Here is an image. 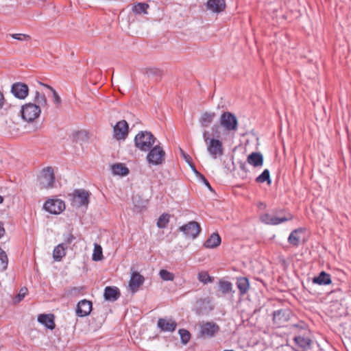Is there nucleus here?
<instances>
[{
  "mask_svg": "<svg viewBox=\"0 0 351 351\" xmlns=\"http://www.w3.org/2000/svg\"><path fill=\"white\" fill-rule=\"evenodd\" d=\"M221 243V237L217 233H213L205 241L204 245L206 248H215Z\"/></svg>",
  "mask_w": 351,
  "mask_h": 351,
  "instance_id": "nucleus-25",
  "label": "nucleus"
},
{
  "mask_svg": "<svg viewBox=\"0 0 351 351\" xmlns=\"http://www.w3.org/2000/svg\"><path fill=\"white\" fill-rule=\"evenodd\" d=\"M39 183L42 189L52 188L55 183L53 169L51 167L44 168L38 177Z\"/></svg>",
  "mask_w": 351,
  "mask_h": 351,
  "instance_id": "nucleus-4",
  "label": "nucleus"
},
{
  "mask_svg": "<svg viewBox=\"0 0 351 351\" xmlns=\"http://www.w3.org/2000/svg\"><path fill=\"white\" fill-rule=\"evenodd\" d=\"M8 256L6 253L0 248V271H3L8 267Z\"/></svg>",
  "mask_w": 351,
  "mask_h": 351,
  "instance_id": "nucleus-33",
  "label": "nucleus"
},
{
  "mask_svg": "<svg viewBox=\"0 0 351 351\" xmlns=\"http://www.w3.org/2000/svg\"><path fill=\"white\" fill-rule=\"evenodd\" d=\"M66 247L64 244L58 245L53 250V258L56 261H60L62 258L66 255L65 249Z\"/></svg>",
  "mask_w": 351,
  "mask_h": 351,
  "instance_id": "nucleus-27",
  "label": "nucleus"
},
{
  "mask_svg": "<svg viewBox=\"0 0 351 351\" xmlns=\"http://www.w3.org/2000/svg\"><path fill=\"white\" fill-rule=\"evenodd\" d=\"M103 258L102 248L101 247L95 243L94 251L93 254V260L95 261H101Z\"/></svg>",
  "mask_w": 351,
  "mask_h": 351,
  "instance_id": "nucleus-35",
  "label": "nucleus"
},
{
  "mask_svg": "<svg viewBox=\"0 0 351 351\" xmlns=\"http://www.w3.org/2000/svg\"><path fill=\"white\" fill-rule=\"evenodd\" d=\"M91 310L92 302L87 300H82L77 305L76 314L79 317H85L90 314Z\"/></svg>",
  "mask_w": 351,
  "mask_h": 351,
  "instance_id": "nucleus-16",
  "label": "nucleus"
},
{
  "mask_svg": "<svg viewBox=\"0 0 351 351\" xmlns=\"http://www.w3.org/2000/svg\"><path fill=\"white\" fill-rule=\"evenodd\" d=\"M112 171L114 175L119 176H126L129 173V169L122 163L112 165Z\"/></svg>",
  "mask_w": 351,
  "mask_h": 351,
  "instance_id": "nucleus-28",
  "label": "nucleus"
},
{
  "mask_svg": "<svg viewBox=\"0 0 351 351\" xmlns=\"http://www.w3.org/2000/svg\"><path fill=\"white\" fill-rule=\"evenodd\" d=\"M206 5L208 10L219 13L224 10L226 3L224 0H208Z\"/></svg>",
  "mask_w": 351,
  "mask_h": 351,
  "instance_id": "nucleus-18",
  "label": "nucleus"
},
{
  "mask_svg": "<svg viewBox=\"0 0 351 351\" xmlns=\"http://www.w3.org/2000/svg\"><path fill=\"white\" fill-rule=\"evenodd\" d=\"M220 126H221L220 124L219 125L215 124L211 128L214 136H215L217 138L220 137V132H219Z\"/></svg>",
  "mask_w": 351,
  "mask_h": 351,
  "instance_id": "nucleus-48",
  "label": "nucleus"
},
{
  "mask_svg": "<svg viewBox=\"0 0 351 351\" xmlns=\"http://www.w3.org/2000/svg\"><path fill=\"white\" fill-rule=\"evenodd\" d=\"M145 73L149 77H156L160 78L162 76V71L157 68H147L146 69Z\"/></svg>",
  "mask_w": 351,
  "mask_h": 351,
  "instance_id": "nucleus-36",
  "label": "nucleus"
},
{
  "mask_svg": "<svg viewBox=\"0 0 351 351\" xmlns=\"http://www.w3.org/2000/svg\"><path fill=\"white\" fill-rule=\"evenodd\" d=\"M128 129L125 120L119 121L113 127V136L117 141L125 140L128 135Z\"/></svg>",
  "mask_w": 351,
  "mask_h": 351,
  "instance_id": "nucleus-8",
  "label": "nucleus"
},
{
  "mask_svg": "<svg viewBox=\"0 0 351 351\" xmlns=\"http://www.w3.org/2000/svg\"><path fill=\"white\" fill-rule=\"evenodd\" d=\"M198 280L203 282L204 284H207L208 282H211L213 280V278L209 276L208 272L206 271H200L197 276Z\"/></svg>",
  "mask_w": 351,
  "mask_h": 351,
  "instance_id": "nucleus-38",
  "label": "nucleus"
},
{
  "mask_svg": "<svg viewBox=\"0 0 351 351\" xmlns=\"http://www.w3.org/2000/svg\"><path fill=\"white\" fill-rule=\"evenodd\" d=\"M160 277L164 280H173L174 274L166 269H161L159 272Z\"/></svg>",
  "mask_w": 351,
  "mask_h": 351,
  "instance_id": "nucleus-41",
  "label": "nucleus"
},
{
  "mask_svg": "<svg viewBox=\"0 0 351 351\" xmlns=\"http://www.w3.org/2000/svg\"><path fill=\"white\" fill-rule=\"evenodd\" d=\"M199 180L200 181H202L207 187L208 189L210 191H213V189L212 188V186H210V183L208 182V181L207 180V179L204 177V175L201 176V177L199 178Z\"/></svg>",
  "mask_w": 351,
  "mask_h": 351,
  "instance_id": "nucleus-49",
  "label": "nucleus"
},
{
  "mask_svg": "<svg viewBox=\"0 0 351 351\" xmlns=\"http://www.w3.org/2000/svg\"><path fill=\"white\" fill-rule=\"evenodd\" d=\"M240 168H241V169H242L243 171H245V172L247 171V169H246V165H245V163L241 162V163L240 164Z\"/></svg>",
  "mask_w": 351,
  "mask_h": 351,
  "instance_id": "nucleus-54",
  "label": "nucleus"
},
{
  "mask_svg": "<svg viewBox=\"0 0 351 351\" xmlns=\"http://www.w3.org/2000/svg\"><path fill=\"white\" fill-rule=\"evenodd\" d=\"M308 348H309V347H310V346H311V340H310V339H308Z\"/></svg>",
  "mask_w": 351,
  "mask_h": 351,
  "instance_id": "nucleus-57",
  "label": "nucleus"
},
{
  "mask_svg": "<svg viewBox=\"0 0 351 351\" xmlns=\"http://www.w3.org/2000/svg\"><path fill=\"white\" fill-rule=\"evenodd\" d=\"M314 284L319 285H327L331 283V278L330 274L325 271H322L318 276L314 277L312 279Z\"/></svg>",
  "mask_w": 351,
  "mask_h": 351,
  "instance_id": "nucleus-23",
  "label": "nucleus"
},
{
  "mask_svg": "<svg viewBox=\"0 0 351 351\" xmlns=\"http://www.w3.org/2000/svg\"><path fill=\"white\" fill-rule=\"evenodd\" d=\"M44 208L51 214H59L65 208V204L60 199H49L44 204Z\"/></svg>",
  "mask_w": 351,
  "mask_h": 351,
  "instance_id": "nucleus-10",
  "label": "nucleus"
},
{
  "mask_svg": "<svg viewBox=\"0 0 351 351\" xmlns=\"http://www.w3.org/2000/svg\"><path fill=\"white\" fill-rule=\"evenodd\" d=\"M190 166L191 167L193 172L195 173V174L196 175V176L199 178L201 177V176H202V173H200L199 171H197V170L195 169V166L191 163L190 164Z\"/></svg>",
  "mask_w": 351,
  "mask_h": 351,
  "instance_id": "nucleus-51",
  "label": "nucleus"
},
{
  "mask_svg": "<svg viewBox=\"0 0 351 351\" xmlns=\"http://www.w3.org/2000/svg\"><path fill=\"white\" fill-rule=\"evenodd\" d=\"M121 293L117 287H106L104 290V296L106 300L114 302L119 299Z\"/></svg>",
  "mask_w": 351,
  "mask_h": 351,
  "instance_id": "nucleus-19",
  "label": "nucleus"
},
{
  "mask_svg": "<svg viewBox=\"0 0 351 351\" xmlns=\"http://www.w3.org/2000/svg\"><path fill=\"white\" fill-rule=\"evenodd\" d=\"M75 239V237L73 234H69L64 237V241L62 244H64V245L67 247V246L70 245Z\"/></svg>",
  "mask_w": 351,
  "mask_h": 351,
  "instance_id": "nucleus-47",
  "label": "nucleus"
},
{
  "mask_svg": "<svg viewBox=\"0 0 351 351\" xmlns=\"http://www.w3.org/2000/svg\"><path fill=\"white\" fill-rule=\"evenodd\" d=\"M294 341L299 346L302 348H305L307 346V341L304 337H302L300 336L295 337Z\"/></svg>",
  "mask_w": 351,
  "mask_h": 351,
  "instance_id": "nucleus-46",
  "label": "nucleus"
},
{
  "mask_svg": "<svg viewBox=\"0 0 351 351\" xmlns=\"http://www.w3.org/2000/svg\"><path fill=\"white\" fill-rule=\"evenodd\" d=\"M8 256L6 253L0 248V271H3L8 267Z\"/></svg>",
  "mask_w": 351,
  "mask_h": 351,
  "instance_id": "nucleus-32",
  "label": "nucleus"
},
{
  "mask_svg": "<svg viewBox=\"0 0 351 351\" xmlns=\"http://www.w3.org/2000/svg\"><path fill=\"white\" fill-rule=\"evenodd\" d=\"M256 182L258 183L267 182V184H269L271 183L269 171L268 169H265L263 173L256 178Z\"/></svg>",
  "mask_w": 351,
  "mask_h": 351,
  "instance_id": "nucleus-31",
  "label": "nucleus"
},
{
  "mask_svg": "<svg viewBox=\"0 0 351 351\" xmlns=\"http://www.w3.org/2000/svg\"><path fill=\"white\" fill-rule=\"evenodd\" d=\"M157 326L162 331L173 332L177 327V323L171 319L159 318Z\"/></svg>",
  "mask_w": 351,
  "mask_h": 351,
  "instance_id": "nucleus-17",
  "label": "nucleus"
},
{
  "mask_svg": "<svg viewBox=\"0 0 351 351\" xmlns=\"http://www.w3.org/2000/svg\"><path fill=\"white\" fill-rule=\"evenodd\" d=\"M34 104L37 106H39V108H44L47 106V98L43 93H40L39 91L36 90L35 93L34 97Z\"/></svg>",
  "mask_w": 351,
  "mask_h": 351,
  "instance_id": "nucleus-30",
  "label": "nucleus"
},
{
  "mask_svg": "<svg viewBox=\"0 0 351 351\" xmlns=\"http://www.w3.org/2000/svg\"><path fill=\"white\" fill-rule=\"evenodd\" d=\"M203 138H204V140L206 144L208 143L210 141L211 138H210L209 136H208V131L205 130L203 132Z\"/></svg>",
  "mask_w": 351,
  "mask_h": 351,
  "instance_id": "nucleus-50",
  "label": "nucleus"
},
{
  "mask_svg": "<svg viewBox=\"0 0 351 351\" xmlns=\"http://www.w3.org/2000/svg\"><path fill=\"white\" fill-rule=\"evenodd\" d=\"M169 221V215L162 214L160 216L157 221V226L160 228H164L167 226Z\"/></svg>",
  "mask_w": 351,
  "mask_h": 351,
  "instance_id": "nucleus-37",
  "label": "nucleus"
},
{
  "mask_svg": "<svg viewBox=\"0 0 351 351\" xmlns=\"http://www.w3.org/2000/svg\"><path fill=\"white\" fill-rule=\"evenodd\" d=\"M84 289V287H71L68 291L67 293L71 296H77L81 294Z\"/></svg>",
  "mask_w": 351,
  "mask_h": 351,
  "instance_id": "nucleus-43",
  "label": "nucleus"
},
{
  "mask_svg": "<svg viewBox=\"0 0 351 351\" xmlns=\"http://www.w3.org/2000/svg\"><path fill=\"white\" fill-rule=\"evenodd\" d=\"M149 7V5L146 3H136L133 5L132 10L135 14H146Z\"/></svg>",
  "mask_w": 351,
  "mask_h": 351,
  "instance_id": "nucleus-29",
  "label": "nucleus"
},
{
  "mask_svg": "<svg viewBox=\"0 0 351 351\" xmlns=\"http://www.w3.org/2000/svg\"><path fill=\"white\" fill-rule=\"evenodd\" d=\"M21 112L24 120L31 122L40 116L41 110L36 104L28 103L22 106Z\"/></svg>",
  "mask_w": 351,
  "mask_h": 351,
  "instance_id": "nucleus-3",
  "label": "nucleus"
},
{
  "mask_svg": "<svg viewBox=\"0 0 351 351\" xmlns=\"http://www.w3.org/2000/svg\"><path fill=\"white\" fill-rule=\"evenodd\" d=\"M5 102V98L3 93L0 91V109L3 108Z\"/></svg>",
  "mask_w": 351,
  "mask_h": 351,
  "instance_id": "nucleus-52",
  "label": "nucleus"
},
{
  "mask_svg": "<svg viewBox=\"0 0 351 351\" xmlns=\"http://www.w3.org/2000/svg\"><path fill=\"white\" fill-rule=\"evenodd\" d=\"M219 285L221 291L224 294L228 293L232 291V285L228 281L220 280Z\"/></svg>",
  "mask_w": 351,
  "mask_h": 351,
  "instance_id": "nucleus-34",
  "label": "nucleus"
},
{
  "mask_svg": "<svg viewBox=\"0 0 351 351\" xmlns=\"http://www.w3.org/2000/svg\"><path fill=\"white\" fill-rule=\"evenodd\" d=\"M27 292V289L26 287H23L20 289L19 294L14 299V303L20 302L25 296Z\"/></svg>",
  "mask_w": 351,
  "mask_h": 351,
  "instance_id": "nucleus-44",
  "label": "nucleus"
},
{
  "mask_svg": "<svg viewBox=\"0 0 351 351\" xmlns=\"http://www.w3.org/2000/svg\"><path fill=\"white\" fill-rule=\"evenodd\" d=\"M237 287L241 295L247 293L250 289L249 280L247 278L242 277L237 279Z\"/></svg>",
  "mask_w": 351,
  "mask_h": 351,
  "instance_id": "nucleus-26",
  "label": "nucleus"
},
{
  "mask_svg": "<svg viewBox=\"0 0 351 351\" xmlns=\"http://www.w3.org/2000/svg\"><path fill=\"white\" fill-rule=\"evenodd\" d=\"M207 151L213 159H216L218 156L223 154V147L222 143L217 138H211L206 143Z\"/></svg>",
  "mask_w": 351,
  "mask_h": 351,
  "instance_id": "nucleus-7",
  "label": "nucleus"
},
{
  "mask_svg": "<svg viewBox=\"0 0 351 351\" xmlns=\"http://www.w3.org/2000/svg\"><path fill=\"white\" fill-rule=\"evenodd\" d=\"M178 332L180 335V339H181L182 343L183 344H186L190 341V338H191L190 332L185 329H180Z\"/></svg>",
  "mask_w": 351,
  "mask_h": 351,
  "instance_id": "nucleus-39",
  "label": "nucleus"
},
{
  "mask_svg": "<svg viewBox=\"0 0 351 351\" xmlns=\"http://www.w3.org/2000/svg\"><path fill=\"white\" fill-rule=\"evenodd\" d=\"M40 84L51 90V92L53 93L54 103L57 105H60L61 103V99H60V96L58 95V93L56 91V90L53 89L51 86H50L49 85H47V84H45L43 83H40Z\"/></svg>",
  "mask_w": 351,
  "mask_h": 351,
  "instance_id": "nucleus-42",
  "label": "nucleus"
},
{
  "mask_svg": "<svg viewBox=\"0 0 351 351\" xmlns=\"http://www.w3.org/2000/svg\"><path fill=\"white\" fill-rule=\"evenodd\" d=\"M11 93L14 96L20 99H25L29 93V88L26 84L16 82L11 87Z\"/></svg>",
  "mask_w": 351,
  "mask_h": 351,
  "instance_id": "nucleus-12",
  "label": "nucleus"
},
{
  "mask_svg": "<svg viewBox=\"0 0 351 351\" xmlns=\"http://www.w3.org/2000/svg\"><path fill=\"white\" fill-rule=\"evenodd\" d=\"M73 204L77 207L87 206L89 203V193L84 189H75L73 192Z\"/></svg>",
  "mask_w": 351,
  "mask_h": 351,
  "instance_id": "nucleus-11",
  "label": "nucleus"
},
{
  "mask_svg": "<svg viewBox=\"0 0 351 351\" xmlns=\"http://www.w3.org/2000/svg\"><path fill=\"white\" fill-rule=\"evenodd\" d=\"M305 229H296L293 230L289 235L288 238V241L290 244L294 246L298 245L300 240L302 239H304V237H302L301 234L304 233Z\"/></svg>",
  "mask_w": 351,
  "mask_h": 351,
  "instance_id": "nucleus-22",
  "label": "nucleus"
},
{
  "mask_svg": "<svg viewBox=\"0 0 351 351\" xmlns=\"http://www.w3.org/2000/svg\"><path fill=\"white\" fill-rule=\"evenodd\" d=\"M12 38L20 40V41H24V40H30L31 37L30 36L25 34H13L10 35Z\"/></svg>",
  "mask_w": 351,
  "mask_h": 351,
  "instance_id": "nucleus-45",
  "label": "nucleus"
},
{
  "mask_svg": "<svg viewBox=\"0 0 351 351\" xmlns=\"http://www.w3.org/2000/svg\"><path fill=\"white\" fill-rule=\"evenodd\" d=\"M38 321L50 330H53L56 326L54 316L51 314H41L38 317Z\"/></svg>",
  "mask_w": 351,
  "mask_h": 351,
  "instance_id": "nucleus-20",
  "label": "nucleus"
},
{
  "mask_svg": "<svg viewBox=\"0 0 351 351\" xmlns=\"http://www.w3.org/2000/svg\"><path fill=\"white\" fill-rule=\"evenodd\" d=\"M145 278L138 271H133L131 273V277L129 282V287L132 293L138 291L139 287L143 285Z\"/></svg>",
  "mask_w": 351,
  "mask_h": 351,
  "instance_id": "nucleus-14",
  "label": "nucleus"
},
{
  "mask_svg": "<svg viewBox=\"0 0 351 351\" xmlns=\"http://www.w3.org/2000/svg\"><path fill=\"white\" fill-rule=\"evenodd\" d=\"M179 230L182 232L186 237L194 239L199 234L201 227L197 222L193 221L180 226Z\"/></svg>",
  "mask_w": 351,
  "mask_h": 351,
  "instance_id": "nucleus-9",
  "label": "nucleus"
},
{
  "mask_svg": "<svg viewBox=\"0 0 351 351\" xmlns=\"http://www.w3.org/2000/svg\"><path fill=\"white\" fill-rule=\"evenodd\" d=\"M219 123L221 127L228 132H235L238 128L237 118L233 113L230 112H223L221 114Z\"/></svg>",
  "mask_w": 351,
  "mask_h": 351,
  "instance_id": "nucleus-2",
  "label": "nucleus"
},
{
  "mask_svg": "<svg viewBox=\"0 0 351 351\" xmlns=\"http://www.w3.org/2000/svg\"><path fill=\"white\" fill-rule=\"evenodd\" d=\"M165 157V151L160 146L156 145L149 149V152L147 156V160L149 164L158 165L164 162Z\"/></svg>",
  "mask_w": 351,
  "mask_h": 351,
  "instance_id": "nucleus-5",
  "label": "nucleus"
},
{
  "mask_svg": "<svg viewBox=\"0 0 351 351\" xmlns=\"http://www.w3.org/2000/svg\"><path fill=\"white\" fill-rule=\"evenodd\" d=\"M183 156L186 159V161L190 165L191 164L190 163L191 158L185 153H183Z\"/></svg>",
  "mask_w": 351,
  "mask_h": 351,
  "instance_id": "nucleus-53",
  "label": "nucleus"
},
{
  "mask_svg": "<svg viewBox=\"0 0 351 351\" xmlns=\"http://www.w3.org/2000/svg\"><path fill=\"white\" fill-rule=\"evenodd\" d=\"M209 304H210V300L208 298L201 299V300L197 301V307L198 308L197 313L199 314L204 313V311L203 308Z\"/></svg>",
  "mask_w": 351,
  "mask_h": 351,
  "instance_id": "nucleus-40",
  "label": "nucleus"
},
{
  "mask_svg": "<svg viewBox=\"0 0 351 351\" xmlns=\"http://www.w3.org/2000/svg\"><path fill=\"white\" fill-rule=\"evenodd\" d=\"M156 138L147 131L139 132L134 138L135 146L141 151H149L155 143Z\"/></svg>",
  "mask_w": 351,
  "mask_h": 351,
  "instance_id": "nucleus-1",
  "label": "nucleus"
},
{
  "mask_svg": "<svg viewBox=\"0 0 351 351\" xmlns=\"http://www.w3.org/2000/svg\"><path fill=\"white\" fill-rule=\"evenodd\" d=\"M3 201V197L1 195H0V204L2 203Z\"/></svg>",
  "mask_w": 351,
  "mask_h": 351,
  "instance_id": "nucleus-55",
  "label": "nucleus"
},
{
  "mask_svg": "<svg viewBox=\"0 0 351 351\" xmlns=\"http://www.w3.org/2000/svg\"><path fill=\"white\" fill-rule=\"evenodd\" d=\"M199 327L198 336L202 338L214 337L219 331V326L213 322L200 323Z\"/></svg>",
  "mask_w": 351,
  "mask_h": 351,
  "instance_id": "nucleus-6",
  "label": "nucleus"
},
{
  "mask_svg": "<svg viewBox=\"0 0 351 351\" xmlns=\"http://www.w3.org/2000/svg\"><path fill=\"white\" fill-rule=\"evenodd\" d=\"M289 317L290 312L287 309L278 310L273 313V321L278 327L282 326L289 319Z\"/></svg>",
  "mask_w": 351,
  "mask_h": 351,
  "instance_id": "nucleus-15",
  "label": "nucleus"
},
{
  "mask_svg": "<svg viewBox=\"0 0 351 351\" xmlns=\"http://www.w3.org/2000/svg\"><path fill=\"white\" fill-rule=\"evenodd\" d=\"M295 327H300V328H304V326H299V325H298V324H297V325H295Z\"/></svg>",
  "mask_w": 351,
  "mask_h": 351,
  "instance_id": "nucleus-56",
  "label": "nucleus"
},
{
  "mask_svg": "<svg viewBox=\"0 0 351 351\" xmlns=\"http://www.w3.org/2000/svg\"><path fill=\"white\" fill-rule=\"evenodd\" d=\"M291 219L292 215L290 214H289L287 216L284 217H275L266 213L261 216V220L262 222L270 225H278L281 223L287 221Z\"/></svg>",
  "mask_w": 351,
  "mask_h": 351,
  "instance_id": "nucleus-13",
  "label": "nucleus"
},
{
  "mask_svg": "<svg viewBox=\"0 0 351 351\" xmlns=\"http://www.w3.org/2000/svg\"><path fill=\"white\" fill-rule=\"evenodd\" d=\"M223 351H234V350H225Z\"/></svg>",
  "mask_w": 351,
  "mask_h": 351,
  "instance_id": "nucleus-58",
  "label": "nucleus"
},
{
  "mask_svg": "<svg viewBox=\"0 0 351 351\" xmlns=\"http://www.w3.org/2000/svg\"><path fill=\"white\" fill-rule=\"evenodd\" d=\"M216 114L213 112H205L199 118V123L203 128H207L213 121Z\"/></svg>",
  "mask_w": 351,
  "mask_h": 351,
  "instance_id": "nucleus-24",
  "label": "nucleus"
},
{
  "mask_svg": "<svg viewBox=\"0 0 351 351\" xmlns=\"http://www.w3.org/2000/svg\"><path fill=\"white\" fill-rule=\"evenodd\" d=\"M247 161L255 167H261L263 164V157L259 152H252L247 156Z\"/></svg>",
  "mask_w": 351,
  "mask_h": 351,
  "instance_id": "nucleus-21",
  "label": "nucleus"
}]
</instances>
